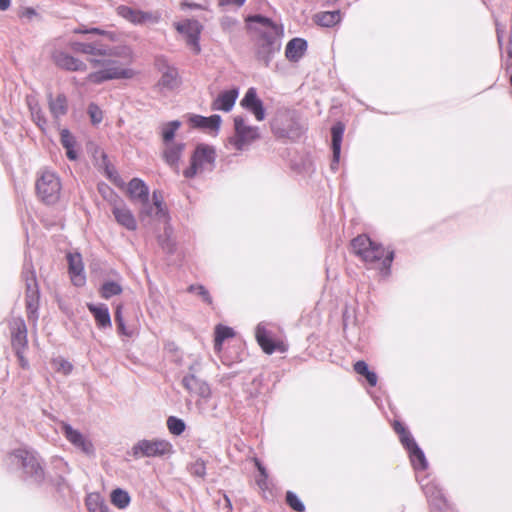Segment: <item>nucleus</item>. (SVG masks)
I'll use <instances>...</instances> for the list:
<instances>
[{
    "instance_id": "9d476101",
    "label": "nucleus",
    "mask_w": 512,
    "mask_h": 512,
    "mask_svg": "<svg viewBox=\"0 0 512 512\" xmlns=\"http://www.w3.org/2000/svg\"><path fill=\"white\" fill-rule=\"evenodd\" d=\"M22 277L26 284V309L28 317L36 320L39 307V287L36 279V273L33 269L31 260L25 259L22 271Z\"/></svg>"
},
{
    "instance_id": "de8ad7c7",
    "label": "nucleus",
    "mask_w": 512,
    "mask_h": 512,
    "mask_svg": "<svg viewBox=\"0 0 512 512\" xmlns=\"http://www.w3.org/2000/svg\"><path fill=\"white\" fill-rule=\"evenodd\" d=\"M118 333L126 337L132 338L138 334L135 326H126L125 322L117 325Z\"/></svg>"
},
{
    "instance_id": "ea45409f",
    "label": "nucleus",
    "mask_w": 512,
    "mask_h": 512,
    "mask_svg": "<svg viewBox=\"0 0 512 512\" xmlns=\"http://www.w3.org/2000/svg\"><path fill=\"white\" fill-rule=\"evenodd\" d=\"M421 486L427 497L428 502L432 500V498H438L439 496L444 495L438 484L434 481L422 483Z\"/></svg>"
},
{
    "instance_id": "412c9836",
    "label": "nucleus",
    "mask_w": 512,
    "mask_h": 512,
    "mask_svg": "<svg viewBox=\"0 0 512 512\" xmlns=\"http://www.w3.org/2000/svg\"><path fill=\"white\" fill-rule=\"evenodd\" d=\"M238 95H239V90L237 88L222 91L213 100V102L211 104V109L214 111H223V112L231 111L235 105Z\"/></svg>"
},
{
    "instance_id": "b1692460",
    "label": "nucleus",
    "mask_w": 512,
    "mask_h": 512,
    "mask_svg": "<svg viewBox=\"0 0 512 512\" xmlns=\"http://www.w3.org/2000/svg\"><path fill=\"white\" fill-rule=\"evenodd\" d=\"M88 310L93 314L96 324L99 328L105 329L111 327V317L106 304H88Z\"/></svg>"
},
{
    "instance_id": "a878e982",
    "label": "nucleus",
    "mask_w": 512,
    "mask_h": 512,
    "mask_svg": "<svg viewBox=\"0 0 512 512\" xmlns=\"http://www.w3.org/2000/svg\"><path fill=\"white\" fill-rule=\"evenodd\" d=\"M194 127L202 128L209 131H218L221 125V116L218 114L204 117L201 115H194L190 119Z\"/></svg>"
},
{
    "instance_id": "09e8293b",
    "label": "nucleus",
    "mask_w": 512,
    "mask_h": 512,
    "mask_svg": "<svg viewBox=\"0 0 512 512\" xmlns=\"http://www.w3.org/2000/svg\"><path fill=\"white\" fill-rule=\"evenodd\" d=\"M189 290L191 292H194L197 295L201 296L203 298V300L205 302H207L208 304H210L212 302V299H211V297L209 295V292L207 291V289L204 286H202V285H198V286L192 285V286H190Z\"/></svg>"
},
{
    "instance_id": "f03ea898",
    "label": "nucleus",
    "mask_w": 512,
    "mask_h": 512,
    "mask_svg": "<svg viewBox=\"0 0 512 512\" xmlns=\"http://www.w3.org/2000/svg\"><path fill=\"white\" fill-rule=\"evenodd\" d=\"M352 253L368 268H378L382 275L390 274L394 260V251L386 249L381 243L370 238L367 234H360L350 242Z\"/></svg>"
},
{
    "instance_id": "bb28decb",
    "label": "nucleus",
    "mask_w": 512,
    "mask_h": 512,
    "mask_svg": "<svg viewBox=\"0 0 512 512\" xmlns=\"http://www.w3.org/2000/svg\"><path fill=\"white\" fill-rule=\"evenodd\" d=\"M344 133V126L341 123L335 124L331 129L333 160L331 167L334 169L339 162L341 143Z\"/></svg>"
},
{
    "instance_id": "c03bdc74",
    "label": "nucleus",
    "mask_w": 512,
    "mask_h": 512,
    "mask_svg": "<svg viewBox=\"0 0 512 512\" xmlns=\"http://www.w3.org/2000/svg\"><path fill=\"white\" fill-rule=\"evenodd\" d=\"M88 114L93 124H99L103 119L102 111L95 103L89 104Z\"/></svg>"
},
{
    "instance_id": "6ab92c4d",
    "label": "nucleus",
    "mask_w": 512,
    "mask_h": 512,
    "mask_svg": "<svg viewBox=\"0 0 512 512\" xmlns=\"http://www.w3.org/2000/svg\"><path fill=\"white\" fill-rule=\"evenodd\" d=\"M67 261L72 283L77 287L83 286L86 282V277L81 255L79 253H68Z\"/></svg>"
},
{
    "instance_id": "603ef678",
    "label": "nucleus",
    "mask_w": 512,
    "mask_h": 512,
    "mask_svg": "<svg viewBox=\"0 0 512 512\" xmlns=\"http://www.w3.org/2000/svg\"><path fill=\"white\" fill-rule=\"evenodd\" d=\"M24 352L25 350H15V354L18 358V361H19V365L23 368V369H28L29 368V362L28 360L25 358L24 356Z\"/></svg>"
},
{
    "instance_id": "0eeeda50",
    "label": "nucleus",
    "mask_w": 512,
    "mask_h": 512,
    "mask_svg": "<svg viewBox=\"0 0 512 512\" xmlns=\"http://www.w3.org/2000/svg\"><path fill=\"white\" fill-rule=\"evenodd\" d=\"M216 153L213 147L206 144H199L194 150L190 166L184 170L186 178H193L204 172H210L215 166Z\"/></svg>"
},
{
    "instance_id": "8fccbe9b",
    "label": "nucleus",
    "mask_w": 512,
    "mask_h": 512,
    "mask_svg": "<svg viewBox=\"0 0 512 512\" xmlns=\"http://www.w3.org/2000/svg\"><path fill=\"white\" fill-rule=\"evenodd\" d=\"M191 473L203 477L206 474V467L202 460H197L191 467Z\"/></svg>"
},
{
    "instance_id": "f3484780",
    "label": "nucleus",
    "mask_w": 512,
    "mask_h": 512,
    "mask_svg": "<svg viewBox=\"0 0 512 512\" xmlns=\"http://www.w3.org/2000/svg\"><path fill=\"white\" fill-rule=\"evenodd\" d=\"M241 106L251 112L258 121L265 119V109L254 87H250L240 102Z\"/></svg>"
},
{
    "instance_id": "9b49d317",
    "label": "nucleus",
    "mask_w": 512,
    "mask_h": 512,
    "mask_svg": "<svg viewBox=\"0 0 512 512\" xmlns=\"http://www.w3.org/2000/svg\"><path fill=\"white\" fill-rule=\"evenodd\" d=\"M395 432L399 435L400 441L409 453L411 463L415 470H426L428 462L424 452L420 449L411 433L399 421L393 424Z\"/></svg>"
},
{
    "instance_id": "f8f14e48",
    "label": "nucleus",
    "mask_w": 512,
    "mask_h": 512,
    "mask_svg": "<svg viewBox=\"0 0 512 512\" xmlns=\"http://www.w3.org/2000/svg\"><path fill=\"white\" fill-rule=\"evenodd\" d=\"M281 49V41L276 33L264 32L256 43L257 60L268 66L276 53Z\"/></svg>"
},
{
    "instance_id": "393cba45",
    "label": "nucleus",
    "mask_w": 512,
    "mask_h": 512,
    "mask_svg": "<svg viewBox=\"0 0 512 512\" xmlns=\"http://www.w3.org/2000/svg\"><path fill=\"white\" fill-rule=\"evenodd\" d=\"M164 146L163 158L165 162L170 166H177L185 149V144L183 142H171L164 144Z\"/></svg>"
},
{
    "instance_id": "f704fd0d",
    "label": "nucleus",
    "mask_w": 512,
    "mask_h": 512,
    "mask_svg": "<svg viewBox=\"0 0 512 512\" xmlns=\"http://www.w3.org/2000/svg\"><path fill=\"white\" fill-rule=\"evenodd\" d=\"M354 371L366 378L370 386L374 387L377 384L378 377L373 371H370L365 361L359 360L353 365Z\"/></svg>"
},
{
    "instance_id": "4c0bfd02",
    "label": "nucleus",
    "mask_w": 512,
    "mask_h": 512,
    "mask_svg": "<svg viewBox=\"0 0 512 512\" xmlns=\"http://www.w3.org/2000/svg\"><path fill=\"white\" fill-rule=\"evenodd\" d=\"M123 289L121 285L115 281H106L100 288V295L104 299H110L113 296L120 295Z\"/></svg>"
},
{
    "instance_id": "2f4dec72",
    "label": "nucleus",
    "mask_w": 512,
    "mask_h": 512,
    "mask_svg": "<svg viewBox=\"0 0 512 512\" xmlns=\"http://www.w3.org/2000/svg\"><path fill=\"white\" fill-rule=\"evenodd\" d=\"M61 144L66 149V155L70 160L77 159V153L74 149L76 141L68 129H62L60 132Z\"/></svg>"
},
{
    "instance_id": "bf43d9fd",
    "label": "nucleus",
    "mask_w": 512,
    "mask_h": 512,
    "mask_svg": "<svg viewBox=\"0 0 512 512\" xmlns=\"http://www.w3.org/2000/svg\"><path fill=\"white\" fill-rule=\"evenodd\" d=\"M11 5V0H0V11H6Z\"/></svg>"
},
{
    "instance_id": "2eb2a0df",
    "label": "nucleus",
    "mask_w": 512,
    "mask_h": 512,
    "mask_svg": "<svg viewBox=\"0 0 512 512\" xmlns=\"http://www.w3.org/2000/svg\"><path fill=\"white\" fill-rule=\"evenodd\" d=\"M117 13L119 16L133 24H143L146 22L157 23L160 20V15L158 13L144 12L125 5L118 6Z\"/></svg>"
},
{
    "instance_id": "69168bd1",
    "label": "nucleus",
    "mask_w": 512,
    "mask_h": 512,
    "mask_svg": "<svg viewBox=\"0 0 512 512\" xmlns=\"http://www.w3.org/2000/svg\"><path fill=\"white\" fill-rule=\"evenodd\" d=\"M28 13L29 14H34L35 12H34V10H28Z\"/></svg>"
},
{
    "instance_id": "e2e57ef3",
    "label": "nucleus",
    "mask_w": 512,
    "mask_h": 512,
    "mask_svg": "<svg viewBox=\"0 0 512 512\" xmlns=\"http://www.w3.org/2000/svg\"><path fill=\"white\" fill-rule=\"evenodd\" d=\"M226 501H227L228 506L231 507L230 500L227 497H226Z\"/></svg>"
},
{
    "instance_id": "4468645a",
    "label": "nucleus",
    "mask_w": 512,
    "mask_h": 512,
    "mask_svg": "<svg viewBox=\"0 0 512 512\" xmlns=\"http://www.w3.org/2000/svg\"><path fill=\"white\" fill-rule=\"evenodd\" d=\"M193 366L189 367V373L182 378V385L188 393L196 395L203 399L211 397V388L209 384L193 373Z\"/></svg>"
},
{
    "instance_id": "79ce46f5",
    "label": "nucleus",
    "mask_w": 512,
    "mask_h": 512,
    "mask_svg": "<svg viewBox=\"0 0 512 512\" xmlns=\"http://www.w3.org/2000/svg\"><path fill=\"white\" fill-rule=\"evenodd\" d=\"M87 507L89 512H109V508L99 500L97 495L89 497Z\"/></svg>"
},
{
    "instance_id": "864d4df0",
    "label": "nucleus",
    "mask_w": 512,
    "mask_h": 512,
    "mask_svg": "<svg viewBox=\"0 0 512 512\" xmlns=\"http://www.w3.org/2000/svg\"><path fill=\"white\" fill-rule=\"evenodd\" d=\"M246 0H219L220 6H227V5H236L238 7L242 6L245 3Z\"/></svg>"
},
{
    "instance_id": "a211bd4d",
    "label": "nucleus",
    "mask_w": 512,
    "mask_h": 512,
    "mask_svg": "<svg viewBox=\"0 0 512 512\" xmlns=\"http://www.w3.org/2000/svg\"><path fill=\"white\" fill-rule=\"evenodd\" d=\"M13 350H26L28 345L27 327L22 318H15L10 322Z\"/></svg>"
},
{
    "instance_id": "6e6d98bb",
    "label": "nucleus",
    "mask_w": 512,
    "mask_h": 512,
    "mask_svg": "<svg viewBox=\"0 0 512 512\" xmlns=\"http://www.w3.org/2000/svg\"><path fill=\"white\" fill-rule=\"evenodd\" d=\"M255 464H256L257 469H258V471L260 473V477L268 478V474H267L266 468L261 464V462L259 460H256Z\"/></svg>"
},
{
    "instance_id": "37998d69",
    "label": "nucleus",
    "mask_w": 512,
    "mask_h": 512,
    "mask_svg": "<svg viewBox=\"0 0 512 512\" xmlns=\"http://www.w3.org/2000/svg\"><path fill=\"white\" fill-rule=\"evenodd\" d=\"M286 502L293 510L297 512H303L305 510V505L292 491H287Z\"/></svg>"
},
{
    "instance_id": "e433bc0d",
    "label": "nucleus",
    "mask_w": 512,
    "mask_h": 512,
    "mask_svg": "<svg viewBox=\"0 0 512 512\" xmlns=\"http://www.w3.org/2000/svg\"><path fill=\"white\" fill-rule=\"evenodd\" d=\"M130 501V495L126 490L117 488L113 490L111 493V502L115 507L119 509H125L126 507H128Z\"/></svg>"
},
{
    "instance_id": "cd10ccee",
    "label": "nucleus",
    "mask_w": 512,
    "mask_h": 512,
    "mask_svg": "<svg viewBox=\"0 0 512 512\" xmlns=\"http://www.w3.org/2000/svg\"><path fill=\"white\" fill-rule=\"evenodd\" d=\"M49 109L55 119L65 115L68 111L67 98L64 94H58L55 98L49 96Z\"/></svg>"
},
{
    "instance_id": "dca6fc26",
    "label": "nucleus",
    "mask_w": 512,
    "mask_h": 512,
    "mask_svg": "<svg viewBox=\"0 0 512 512\" xmlns=\"http://www.w3.org/2000/svg\"><path fill=\"white\" fill-rule=\"evenodd\" d=\"M177 30L185 36L186 43L189 45L195 54L200 53L201 48L199 44L201 27L197 21L187 20L183 23H178Z\"/></svg>"
},
{
    "instance_id": "4be33fe9",
    "label": "nucleus",
    "mask_w": 512,
    "mask_h": 512,
    "mask_svg": "<svg viewBox=\"0 0 512 512\" xmlns=\"http://www.w3.org/2000/svg\"><path fill=\"white\" fill-rule=\"evenodd\" d=\"M255 337L266 354H273L276 350H280V343H276L272 338V333L267 330L265 324L259 323L256 327Z\"/></svg>"
},
{
    "instance_id": "4d7b16f0",
    "label": "nucleus",
    "mask_w": 512,
    "mask_h": 512,
    "mask_svg": "<svg viewBox=\"0 0 512 512\" xmlns=\"http://www.w3.org/2000/svg\"><path fill=\"white\" fill-rule=\"evenodd\" d=\"M257 485L261 490L265 491L266 489H268V478L259 477L257 479Z\"/></svg>"
},
{
    "instance_id": "72a5a7b5",
    "label": "nucleus",
    "mask_w": 512,
    "mask_h": 512,
    "mask_svg": "<svg viewBox=\"0 0 512 512\" xmlns=\"http://www.w3.org/2000/svg\"><path fill=\"white\" fill-rule=\"evenodd\" d=\"M234 336V331L228 326L218 325L215 329L214 349L220 352L223 342Z\"/></svg>"
},
{
    "instance_id": "20e7f679",
    "label": "nucleus",
    "mask_w": 512,
    "mask_h": 512,
    "mask_svg": "<svg viewBox=\"0 0 512 512\" xmlns=\"http://www.w3.org/2000/svg\"><path fill=\"white\" fill-rule=\"evenodd\" d=\"M9 457L21 466L27 480L35 484H41L44 481V468L39 455L35 451L19 448L11 452Z\"/></svg>"
},
{
    "instance_id": "6e6552de",
    "label": "nucleus",
    "mask_w": 512,
    "mask_h": 512,
    "mask_svg": "<svg viewBox=\"0 0 512 512\" xmlns=\"http://www.w3.org/2000/svg\"><path fill=\"white\" fill-rule=\"evenodd\" d=\"M235 133L228 140V143L237 151L247 150L252 143L260 138L258 127L248 125L242 116L234 118Z\"/></svg>"
},
{
    "instance_id": "a18cd8bd",
    "label": "nucleus",
    "mask_w": 512,
    "mask_h": 512,
    "mask_svg": "<svg viewBox=\"0 0 512 512\" xmlns=\"http://www.w3.org/2000/svg\"><path fill=\"white\" fill-rule=\"evenodd\" d=\"M74 32L78 33V34H97V35H103V36H111L110 32L100 29V28H96V27L86 28L84 26H81V27L75 29Z\"/></svg>"
},
{
    "instance_id": "7ed1b4c3",
    "label": "nucleus",
    "mask_w": 512,
    "mask_h": 512,
    "mask_svg": "<svg viewBox=\"0 0 512 512\" xmlns=\"http://www.w3.org/2000/svg\"><path fill=\"white\" fill-rule=\"evenodd\" d=\"M127 194L131 202L139 206L140 214L148 216L158 222H168L169 218L160 191L152 194V202L149 200V188L140 178H133L127 185Z\"/></svg>"
},
{
    "instance_id": "3c124183",
    "label": "nucleus",
    "mask_w": 512,
    "mask_h": 512,
    "mask_svg": "<svg viewBox=\"0 0 512 512\" xmlns=\"http://www.w3.org/2000/svg\"><path fill=\"white\" fill-rule=\"evenodd\" d=\"M251 20L254 22L260 23L266 27L271 28L273 30V33H276V27L274 26V24L272 23V21L269 18H266L261 15H255L251 18Z\"/></svg>"
},
{
    "instance_id": "680f3d73",
    "label": "nucleus",
    "mask_w": 512,
    "mask_h": 512,
    "mask_svg": "<svg viewBox=\"0 0 512 512\" xmlns=\"http://www.w3.org/2000/svg\"><path fill=\"white\" fill-rule=\"evenodd\" d=\"M126 227L129 228V229H132V230H134L136 228V226H134V225L126 226Z\"/></svg>"
},
{
    "instance_id": "ddd939ff",
    "label": "nucleus",
    "mask_w": 512,
    "mask_h": 512,
    "mask_svg": "<svg viewBox=\"0 0 512 512\" xmlns=\"http://www.w3.org/2000/svg\"><path fill=\"white\" fill-rule=\"evenodd\" d=\"M59 427L65 439L73 445L74 448L89 457L95 455V448L92 441L82 432L74 429L69 423L64 421L59 423Z\"/></svg>"
},
{
    "instance_id": "423d86ee",
    "label": "nucleus",
    "mask_w": 512,
    "mask_h": 512,
    "mask_svg": "<svg viewBox=\"0 0 512 512\" xmlns=\"http://www.w3.org/2000/svg\"><path fill=\"white\" fill-rule=\"evenodd\" d=\"M157 72L160 77L155 84V89L161 93L166 94L178 89L182 83L177 67L169 63L164 56H157L154 62Z\"/></svg>"
},
{
    "instance_id": "0e129e2a",
    "label": "nucleus",
    "mask_w": 512,
    "mask_h": 512,
    "mask_svg": "<svg viewBox=\"0 0 512 512\" xmlns=\"http://www.w3.org/2000/svg\"><path fill=\"white\" fill-rule=\"evenodd\" d=\"M508 55H509V57L512 59V50H509V51H508Z\"/></svg>"
},
{
    "instance_id": "58836bf2",
    "label": "nucleus",
    "mask_w": 512,
    "mask_h": 512,
    "mask_svg": "<svg viewBox=\"0 0 512 512\" xmlns=\"http://www.w3.org/2000/svg\"><path fill=\"white\" fill-rule=\"evenodd\" d=\"M167 427L171 434L179 436L185 431L186 424L182 419L170 416L167 419Z\"/></svg>"
},
{
    "instance_id": "1a4fd4ad",
    "label": "nucleus",
    "mask_w": 512,
    "mask_h": 512,
    "mask_svg": "<svg viewBox=\"0 0 512 512\" xmlns=\"http://www.w3.org/2000/svg\"><path fill=\"white\" fill-rule=\"evenodd\" d=\"M173 452L172 444L164 439H142L136 442L128 452L134 459L143 457H162Z\"/></svg>"
},
{
    "instance_id": "5fc2aeb1",
    "label": "nucleus",
    "mask_w": 512,
    "mask_h": 512,
    "mask_svg": "<svg viewBox=\"0 0 512 512\" xmlns=\"http://www.w3.org/2000/svg\"><path fill=\"white\" fill-rule=\"evenodd\" d=\"M114 319H115V322H116L117 325L124 322V319H123V316H122V307L121 306L117 307V309L115 311Z\"/></svg>"
},
{
    "instance_id": "aec40b11",
    "label": "nucleus",
    "mask_w": 512,
    "mask_h": 512,
    "mask_svg": "<svg viewBox=\"0 0 512 512\" xmlns=\"http://www.w3.org/2000/svg\"><path fill=\"white\" fill-rule=\"evenodd\" d=\"M52 59L59 68L67 71H85L87 69L83 61L63 51H55L52 54Z\"/></svg>"
},
{
    "instance_id": "c9c22d12",
    "label": "nucleus",
    "mask_w": 512,
    "mask_h": 512,
    "mask_svg": "<svg viewBox=\"0 0 512 512\" xmlns=\"http://www.w3.org/2000/svg\"><path fill=\"white\" fill-rule=\"evenodd\" d=\"M28 106H29L33 121L41 129V131L44 132L46 130L47 120H46L44 113L41 110L38 102H36L34 100H29Z\"/></svg>"
},
{
    "instance_id": "473e14b6",
    "label": "nucleus",
    "mask_w": 512,
    "mask_h": 512,
    "mask_svg": "<svg viewBox=\"0 0 512 512\" xmlns=\"http://www.w3.org/2000/svg\"><path fill=\"white\" fill-rule=\"evenodd\" d=\"M181 122L178 120H173L167 123H164L160 126V133L162 137L163 144H169L173 142L175 134L177 130L180 128Z\"/></svg>"
},
{
    "instance_id": "f257e3e1",
    "label": "nucleus",
    "mask_w": 512,
    "mask_h": 512,
    "mask_svg": "<svg viewBox=\"0 0 512 512\" xmlns=\"http://www.w3.org/2000/svg\"><path fill=\"white\" fill-rule=\"evenodd\" d=\"M74 52L89 55V63L97 71L90 73L87 80L94 84H101L109 80L131 79L135 71L130 68L134 54L129 46L108 47L99 41L72 42Z\"/></svg>"
},
{
    "instance_id": "c756f323",
    "label": "nucleus",
    "mask_w": 512,
    "mask_h": 512,
    "mask_svg": "<svg viewBox=\"0 0 512 512\" xmlns=\"http://www.w3.org/2000/svg\"><path fill=\"white\" fill-rule=\"evenodd\" d=\"M341 21L339 10L323 11L315 15V22L323 27H333Z\"/></svg>"
},
{
    "instance_id": "c85d7f7f",
    "label": "nucleus",
    "mask_w": 512,
    "mask_h": 512,
    "mask_svg": "<svg viewBox=\"0 0 512 512\" xmlns=\"http://www.w3.org/2000/svg\"><path fill=\"white\" fill-rule=\"evenodd\" d=\"M112 213L118 224H134V216L123 201L113 205Z\"/></svg>"
},
{
    "instance_id": "13d9d810",
    "label": "nucleus",
    "mask_w": 512,
    "mask_h": 512,
    "mask_svg": "<svg viewBox=\"0 0 512 512\" xmlns=\"http://www.w3.org/2000/svg\"><path fill=\"white\" fill-rule=\"evenodd\" d=\"M237 22L230 19V18H225L222 20V26L224 29H227V28H230L231 26L235 25Z\"/></svg>"
},
{
    "instance_id": "a19ab883",
    "label": "nucleus",
    "mask_w": 512,
    "mask_h": 512,
    "mask_svg": "<svg viewBox=\"0 0 512 512\" xmlns=\"http://www.w3.org/2000/svg\"><path fill=\"white\" fill-rule=\"evenodd\" d=\"M429 506L431 512H451V507L444 495L438 498H432V500L429 501Z\"/></svg>"
},
{
    "instance_id": "5701e85b",
    "label": "nucleus",
    "mask_w": 512,
    "mask_h": 512,
    "mask_svg": "<svg viewBox=\"0 0 512 512\" xmlns=\"http://www.w3.org/2000/svg\"><path fill=\"white\" fill-rule=\"evenodd\" d=\"M307 50V41L303 38L291 39L285 49V56L288 60L297 62L300 60Z\"/></svg>"
},
{
    "instance_id": "49530a36",
    "label": "nucleus",
    "mask_w": 512,
    "mask_h": 512,
    "mask_svg": "<svg viewBox=\"0 0 512 512\" xmlns=\"http://www.w3.org/2000/svg\"><path fill=\"white\" fill-rule=\"evenodd\" d=\"M56 369L62 371L65 375L71 373L73 366L70 362L63 358H57L53 361Z\"/></svg>"
},
{
    "instance_id": "052dcab7",
    "label": "nucleus",
    "mask_w": 512,
    "mask_h": 512,
    "mask_svg": "<svg viewBox=\"0 0 512 512\" xmlns=\"http://www.w3.org/2000/svg\"><path fill=\"white\" fill-rule=\"evenodd\" d=\"M497 38H498V42H499V44L501 45V43H502V35H501V33H500L499 28H497Z\"/></svg>"
},
{
    "instance_id": "39448f33",
    "label": "nucleus",
    "mask_w": 512,
    "mask_h": 512,
    "mask_svg": "<svg viewBox=\"0 0 512 512\" xmlns=\"http://www.w3.org/2000/svg\"><path fill=\"white\" fill-rule=\"evenodd\" d=\"M37 197L46 205L56 204L61 196L60 178L52 171H42L36 180Z\"/></svg>"
},
{
    "instance_id": "7c9ffc66",
    "label": "nucleus",
    "mask_w": 512,
    "mask_h": 512,
    "mask_svg": "<svg viewBox=\"0 0 512 512\" xmlns=\"http://www.w3.org/2000/svg\"><path fill=\"white\" fill-rule=\"evenodd\" d=\"M158 243L166 253H173L175 251L176 242L173 238L172 226H164L163 233L158 235Z\"/></svg>"
}]
</instances>
